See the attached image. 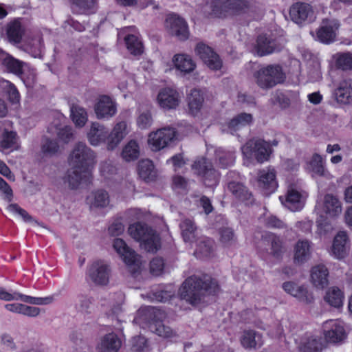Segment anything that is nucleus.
Segmentation results:
<instances>
[{
	"mask_svg": "<svg viewBox=\"0 0 352 352\" xmlns=\"http://www.w3.org/2000/svg\"><path fill=\"white\" fill-rule=\"evenodd\" d=\"M121 346V340L113 333L104 336L97 346L99 352H118Z\"/></svg>",
	"mask_w": 352,
	"mask_h": 352,
	"instance_id": "2f4dec72",
	"label": "nucleus"
},
{
	"mask_svg": "<svg viewBox=\"0 0 352 352\" xmlns=\"http://www.w3.org/2000/svg\"><path fill=\"white\" fill-rule=\"evenodd\" d=\"M91 172L87 169L71 168L66 172L63 177V184L69 189H78L82 184L89 182Z\"/></svg>",
	"mask_w": 352,
	"mask_h": 352,
	"instance_id": "ddd939ff",
	"label": "nucleus"
},
{
	"mask_svg": "<svg viewBox=\"0 0 352 352\" xmlns=\"http://www.w3.org/2000/svg\"><path fill=\"white\" fill-rule=\"evenodd\" d=\"M285 74L279 65L261 66L253 73L255 83L262 89H270L285 80Z\"/></svg>",
	"mask_w": 352,
	"mask_h": 352,
	"instance_id": "20e7f679",
	"label": "nucleus"
},
{
	"mask_svg": "<svg viewBox=\"0 0 352 352\" xmlns=\"http://www.w3.org/2000/svg\"><path fill=\"white\" fill-rule=\"evenodd\" d=\"M0 343L2 346L10 351H16L17 349L16 344L12 336L8 333H3L0 336Z\"/></svg>",
	"mask_w": 352,
	"mask_h": 352,
	"instance_id": "0e129e2a",
	"label": "nucleus"
},
{
	"mask_svg": "<svg viewBox=\"0 0 352 352\" xmlns=\"http://www.w3.org/2000/svg\"><path fill=\"white\" fill-rule=\"evenodd\" d=\"M253 121L252 115L247 113H241L232 119L227 124V131L233 133L234 132L250 124Z\"/></svg>",
	"mask_w": 352,
	"mask_h": 352,
	"instance_id": "c9c22d12",
	"label": "nucleus"
},
{
	"mask_svg": "<svg viewBox=\"0 0 352 352\" xmlns=\"http://www.w3.org/2000/svg\"><path fill=\"white\" fill-rule=\"evenodd\" d=\"M228 188L236 199L241 201H248L252 197V193L242 183L230 182L228 183Z\"/></svg>",
	"mask_w": 352,
	"mask_h": 352,
	"instance_id": "ea45409f",
	"label": "nucleus"
},
{
	"mask_svg": "<svg viewBox=\"0 0 352 352\" xmlns=\"http://www.w3.org/2000/svg\"><path fill=\"white\" fill-rule=\"evenodd\" d=\"M160 319H156L150 324L149 328L158 336L164 338H171L175 335V332L168 326H165L160 321Z\"/></svg>",
	"mask_w": 352,
	"mask_h": 352,
	"instance_id": "864d4df0",
	"label": "nucleus"
},
{
	"mask_svg": "<svg viewBox=\"0 0 352 352\" xmlns=\"http://www.w3.org/2000/svg\"><path fill=\"white\" fill-rule=\"evenodd\" d=\"M59 146L56 141L47 139L42 144V152L47 155H52L58 151Z\"/></svg>",
	"mask_w": 352,
	"mask_h": 352,
	"instance_id": "052dcab7",
	"label": "nucleus"
},
{
	"mask_svg": "<svg viewBox=\"0 0 352 352\" xmlns=\"http://www.w3.org/2000/svg\"><path fill=\"white\" fill-rule=\"evenodd\" d=\"M153 122L151 110L148 108H139V114L136 118V124L141 130L149 129Z\"/></svg>",
	"mask_w": 352,
	"mask_h": 352,
	"instance_id": "09e8293b",
	"label": "nucleus"
},
{
	"mask_svg": "<svg viewBox=\"0 0 352 352\" xmlns=\"http://www.w3.org/2000/svg\"><path fill=\"white\" fill-rule=\"evenodd\" d=\"M281 47L276 42L265 36L261 35L257 38L255 50L259 56H266L280 51Z\"/></svg>",
	"mask_w": 352,
	"mask_h": 352,
	"instance_id": "cd10ccee",
	"label": "nucleus"
},
{
	"mask_svg": "<svg viewBox=\"0 0 352 352\" xmlns=\"http://www.w3.org/2000/svg\"><path fill=\"white\" fill-rule=\"evenodd\" d=\"M111 269L109 265L103 261L94 262L89 267L87 276L95 285L105 286L109 283Z\"/></svg>",
	"mask_w": 352,
	"mask_h": 352,
	"instance_id": "1a4fd4ad",
	"label": "nucleus"
},
{
	"mask_svg": "<svg viewBox=\"0 0 352 352\" xmlns=\"http://www.w3.org/2000/svg\"><path fill=\"white\" fill-rule=\"evenodd\" d=\"M240 341L241 345L248 349L261 347L263 344L262 336L254 330H244L241 336Z\"/></svg>",
	"mask_w": 352,
	"mask_h": 352,
	"instance_id": "f704fd0d",
	"label": "nucleus"
},
{
	"mask_svg": "<svg viewBox=\"0 0 352 352\" xmlns=\"http://www.w3.org/2000/svg\"><path fill=\"white\" fill-rule=\"evenodd\" d=\"M127 123L125 121L118 122L113 128L111 133L109 132L107 148L109 151L114 150L129 133Z\"/></svg>",
	"mask_w": 352,
	"mask_h": 352,
	"instance_id": "5701e85b",
	"label": "nucleus"
},
{
	"mask_svg": "<svg viewBox=\"0 0 352 352\" xmlns=\"http://www.w3.org/2000/svg\"><path fill=\"white\" fill-rule=\"evenodd\" d=\"M195 53L212 70H219L222 67V62L219 56L212 50L202 43H197L195 47Z\"/></svg>",
	"mask_w": 352,
	"mask_h": 352,
	"instance_id": "f3484780",
	"label": "nucleus"
},
{
	"mask_svg": "<svg viewBox=\"0 0 352 352\" xmlns=\"http://www.w3.org/2000/svg\"><path fill=\"white\" fill-rule=\"evenodd\" d=\"M216 155L222 168H227L233 164L234 162V155L232 152L219 149L217 151Z\"/></svg>",
	"mask_w": 352,
	"mask_h": 352,
	"instance_id": "6e6d98bb",
	"label": "nucleus"
},
{
	"mask_svg": "<svg viewBox=\"0 0 352 352\" xmlns=\"http://www.w3.org/2000/svg\"><path fill=\"white\" fill-rule=\"evenodd\" d=\"M166 31L171 36L180 41H185L189 36V30L186 20L176 14H168L164 22Z\"/></svg>",
	"mask_w": 352,
	"mask_h": 352,
	"instance_id": "9d476101",
	"label": "nucleus"
},
{
	"mask_svg": "<svg viewBox=\"0 0 352 352\" xmlns=\"http://www.w3.org/2000/svg\"><path fill=\"white\" fill-rule=\"evenodd\" d=\"M3 65L9 70L10 72L14 73L16 75H20L22 73L23 66L24 63L9 54H5L3 58Z\"/></svg>",
	"mask_w": 352,
	"mask_h": 352,
	"instance_id": "603ef678",
	"label": "nucleus"
},
{
	"mask_svg": "<svg viewBox=\"0 0 352 352\" xmlns=\"http://www.w3.org/2000/svg\"><path fill=\"white\" fill-rule=\"evenodd\" d=\"M344 299V292L338 287H329L324 296V301L331 307L339 308L343 305Z\"/></svg>",
	"mask_w": 352,
	"mask_h": 352,
	"instance_id": "e433bc0d",
	"label": "nucleus"
},
{
	"mask_svg": "<svg viewBox=\"0 0 352 352\" xmlns=\"http://www.w3.org/2000/svg\"><path fill=\"white\" fill-rule=\"evenodd\" d=\"M335 98L338 103L349 104L352 103V80H342L336 89Z\"/></svg>",
	"mask_w": 352,
	"mask_h": 352,
	"instance_id": "7c9ffc66",
	"label": "nucleus"
},
{
	"mask_svg": "<svg viewBox=\"0 0 352 352\" xmlns=\"http://www.w3.org/2000/svg\"><path fill=\"white\" fill-rule=\"evenodd\" d=\"M218 289L217 281L210 276H204L203 279L190 276L179 288V295L189 303L196 305L206 294H214Z\"/></svg>",
	"mask_w": 352,
	"mask_h": 352,
	"instance_id": "f03ea898",
	"label": "nucleus"
},
{
	"mask_svg": "<svg viewBox=\"0 0 352 352\" xmlns=\"http://www.w3.org/2000/svg\"><path fill=\"white\" fill-rule=\"evenodd\" d=\"M349 238L346 231H340L334 236L330 254L336 259L345 258L349 252Z\"/></svg>",
	"mask_w": 352,
	"mask_h": 352,
	"instance_id": "a211bd4d",
	"label": "nucleus"
},
{
	"mask_svg": "<svg viewBox=\"0 0 352 352\" xmlns=\"http://www.w3.org/2000/svg\"><path fill=\"white\" fill-rule=\"evenodd\" d=\"M24 29L19 21H14L8 24L7 28V35L9 41L14 43L21 42Z\"/></svg>",
	"mask_w": 352,
	"mask_h": 352,
	"instance_id": "c03bdc74",
	"label": "nucleus"
},
{
	"mask_svg": "<svg viewBox=\"0 0 352 352\" xmlns=\"http://www.w3.org/2000/svg\"><path fill=\"white\" fill-rule=\"evenodd\" d=\"M299 349L302 352H318L322 349V342L318 336H311L301 341Z\"/></svg>",
	"mask_w": 352,
	"mask_h": 352,
	"instance_id": "37998d69",
	"label": "nucleus"
},
{
	"mask_svg": "<svg viewBox=\"0 0 352 352\" xmlns=\"http://www.w3.org/2000/svg\"><path fill=\"white\" fill-rule=\"evenodd\" d=\"M241 151L244 157L254 158L258 163H263L269 160L272 149L269 142L262 139L253 138L241 147Z\"/></svg>",
	"mask_w": 352,
	"mask_h": 352,
	"instance_id": "423d86ee",
	"label": "nucleus"
},
{
	"mask_svg": "<svg viewBox=\"0 0 352 352\" xmlns=\"http://www.w3.org/2000/svg\"><path fill=\"white\" fill-rule=\"evenodd\" d=\"M262 245L266 252L272 258L280 261L285 252L283 239L272 233L265 235L262 239Z\"/></svg>",
	"mask_w": 352,
	"mask_h": 352,
	"instance_id": "2eb2a0df",
	"label": "nucleus"
},
{
	"mask_svg": "<svg viewBox=\"0 0 352 352\" xmlns=\"http://www.w3.org/2000/svg\"><path fill=\"white\" fill-rule=\"evenodd\" d=\"M164 267V261L162 258L156 257L150 263V271L155 276L160 275Z\"/></svg>",
	"mask_w": 352,
	"mask_h": 352,
	"instance_id": "680f3d73",
	"label": "nucleus"
},
{
	"mask_svg": "<svg viewBox=\"0 0 352 352\" xmlns=\"http://www.w3.org/2000/svg\"><path fill=\"white\" fill-rule=\"evenodd\" d=\"M339 26L340 25L336 20H323L316 32L317 39L326 44L333 42Z\"/></svg>",
	"mask_w": 352,
	"mask_h": 352,
	"instance_id": "6ab92c4d",
	"label": "nucleus"
},
{
	"mask_svg": "<svg viewBox=\"0 0 352 352\" xmlns=\"http://www.w3.org/2000/svg\"><path fill=\"white\" fill-rule=\"evenodd\" d=\"M138 173L146 182L153 181L157 177V170L150 160H142L138 164Z\"/></svg>",
	"mask_w": 352,
	"mask_h": 352,
	"instance_id": "58836bf2",
	"label": "nucleus"
},
{
	"mask_svg": "<svg viewBox=\"0 0 352 352\" xmlns=\"http://www.w3.org/2000/svg\"><path fill=\"white\" fill-rule=\"evenodd\" d=\"M198 10L205 16L226 17L249 13L253 8L248 0H211Z\"/></svg>",
	"mask_w": 352,
	"mask_h": 352,
	"instance_id": "f257e3e1",
	"label": "nucleus"
},
{
	"mask_svg": "<svg viewBox=\"0 0 352 352\" xmlns=\"http://www.w3.org/2000/svg\"><path fill=\"white\" fill-rule=\"evenodd\" d=\"M71 118L75 125L78 127L85 126L88 120L86 110L77 105L71 107Z\"/></svg>",
	"mask_w": 352,
	"mask_h": 352,
	"instance_id": "3c124183",
	"label": "nucleus"
},
{
	"mask_svg": "<svg viewBox=\"0 0 352 352\" xmlns=\"http://www.w3.org/2000/svg\"><path fill=\"white\" fill-rule=\"evenodd\" d=\"M79 309L81 311L90 312L92 305V299L91 297L85 295L78 296Z\"/></svg>",
	"mask_w": 352,
	"mask_h": 352,
	"instance_id": "338daca9",
	"label": "nucleus"
},
{
	"mask_svg": "<svg viewBox=\"0 0 352 352\" xmlns=\"http://www.w3.org/2000/svg\"><path fill=\"white\" fill-rule=\"evenodd\" d=\"M108 135V129L97 122L91 124L87 133V140L93 146H98L101 144L107 142Z\"/></svg>",
	"mask_w": 352,
	"mask_h": 352,
	"instance_id": "aec40b11",
	"label": "nucleus"
},
{
	"mask_svg": "<svg viewBox=\"0 0 352 352\" xmlns=\"http://www.w3.org/2000/svg\"><path fill=\"white\" fill-rule=\"evenodd\" d=\"M311 243L307 240H299L294 246V261L296 264H302L311 256Z\"/></svg>",
	"mask_w": 352,
	"mask_h": 352,
	"instance_id": "473e14b6",
	"label": "nucleus"
},
{
	"mask_svg": "<svg viewBox=\"0 0 352 352\" xmlns=\"http://www.w3.org/2000/svg\"><path fill=\"white\" fill-rule=\"evenodd\" d=\"M165 316L160 309L152 307H143L138 309L133 321L141 326L153 322L156 319H162Z\"/></svg>",
	"mask_w": 352,
	"mask_h": 352,
	"instance_id": "412c9836",
	"label": "nucleus"
},
{
	"mask_svg": "<svg viewBox=\"0 0 352 352\" xmlns=\"http://www.w3.org/2000/svg\"><path fill=\"white\" fill-rule=\"evenodd\" d=\"M7 209L14 214L20 215L25 222L31 223L32 224H38L25 210L19 207L16 204H10Z\"/></svg>",
	"mask_w": 352,
	"mask_h": 352,
	"instance_id": "bf43d9fd",
	"label": "nucleus"
},
{
	"mask_svg": "<svg viewBox=\"0 0 352 352\" xmlns=\"http://www.w3.org/2000/svg\"><path fill=\"white\" fill-rule=\"evenodd\" d=\"M192 170L198 175L201 176L208 185L213 186L217 183L219 175L210 162L204 157L197 159L192 165Z\"/></svg>",
	"mask_w": 352,
	"mask_h": 352,
	"instance_id": "f8f14e48",
	"label": "nucleus"
},
{
	"mask_svg": "<svg viewBox=\"0 0 352 352\" xmlns=\"http://www.w3.org/2000/svg\"><path fill=\"white\" fill-rule=\"evenodd\" d=\"M16 133L12 131L4 130L0 137V151L8 153L16 148Z\"/></svg>",
	"mask_w": 352,
	"mask_h": 352,
	"instance_id": "4c0bfd02",
	"label": "nucleus"
},
{
	"mask_svg": "<svg viewBox=\"0 0 352 352\" xmlns=\"http://www.w3.org/2000/svg\"><path fill=\"white\" fill-rule=\"evenodd\" d=\"M140 155V148L138 142L134 140L129 141L123 147L122 157L126 162H131L137 160Z\"/></svg>",
	"mask_w": 352,
	"mask_h": 352,
	"instance_id": "a19ab883",
	"label": "nucleus"
},
{
	"mask_svg": "<svg viewBox=\"0 0 352 352\" xmlns=\"http://www.w3.org/2000/svg\"><path fill=\"white\" fill-rule=\"evenodd\" d=\"M129 234L140 243V246L149 252H157L161 246L159 235L146 224L136 223L128 228Z\"/></svg>",
	"mask_w": 352,
	"mask_h": 352,
	"instance_id": "7ed1b4c3",
	"label": "nucleus"
},
{
	"mask_svg": "<svg viewBox=\"0 0 352 352\" xmlns=\"http://www.w3.org/2000/svg\"><path fill=\"white\" fill-rule=\"evenodd\" d=\"M147 346V341L144 337L137 336L133 338V350L135 352H141Z\"/></svg>",
	"mask_w": 352,
	"mask_h": 352,
	"instance_id": "774afa93",
	"label": "nucleus"
},
{
	"mask_svg": "<svg viewBox=\"0 0 352 352\" xmlns=\"http://www.w3.org/2000/svg\"><path fill=\"white\" fill-rule=\"evenodd\" d=\"M180 228L184 241L193 242L197 236V228L194 223L190 219H185L181 223Z\"/></svg>",
	"mask_w": 352,
	"mask_h": 352,
	"instance_id": "de8ad7c7",
	"label": "nucleus"
},
{
	"mask_svg": "<svg viewBox=\"0 0 352 352\" xmlns=\"http://www.w3.org/2000/svg\"><path fill=\"white\" fill-rule=\"evenodd\" d=\"M214 243L210 239H202L200 240L196 250L195 255L199 258L210 257L214 252Z\"/></svg>",
	"mask_w": 352,
	"mask_h": 352,
	"instance_id": "79ce46f5",
	"label": "nucleus"
},
{
	"mask_svg": "<svg viewBox=\"0 0 352 352\" xmlns=\"http://www.w3.org/2000/svg\"><path fill=\"white\" fill-rule=\"evenodd\" d=\"M322 209L329 217L336 219L342 213V204L337 196L327 194L323 198Z\"/></svg>",
	"mask_w": 352,
	"mask_h": 352,
	"instance_id": "393cba45",
	"label": "nucleus"
},
{
	"mask_svg": "<svg viewBox=\"0 0 352 352\" xmlns=\"http://www.w3.org/2000/svg\"><path fill=\"white\" fill-rule=\"evenodd\" d=\"M309 168L317 175L322 176L324 175L322 158L320 155L315 154L313 155L309 163Z\"/></svg>",
	"mask_w": 352,
	"mask_h": 352,
	"instance_id": "13d9d810",
	"label": "nucleus"
},
{
	"mask_svg": "<svg viewBox=\"0 0 352 352\" xmlns=\"http://www.w3.org/2000/svg\"><path fill=\"white\" fill-rule=\"evenodd\" d=\"M177 138V133L174 128L163 127L149 133L147 143L153 151H159L168 147Z\"/></svg>",
	"mask_w": 352,
	"mask_h": 352,
	"instance_id": "0eeeda50",
	"label": "nucleus"
},
{
	"mask_svg": "<svg viewBox=\"0 0 352 352\" xmlns=\"http://www.w3.org/2000/svg\"><path fill=\"white\" fill-rule=\"evenodd\" d=\"M282 203L291 211H298L305 205V197L294 188H289L285 195V201L280 197Z\"/></svg>",
	"mask_w": 352,
	"mask_h": 352,
	"instance_id": "bb28decb",
	"label": "nucleus"
},
{
	"mask_svg": "<svg viewBox=\"0 0 352 352\" xmlns=\"http://www.w3.org/2000/svg\"><path fill=\"white\" fill-rule=\"evenodd\" d=\"M220 240L226 245L232 244L235 241L233 230L230 228H223L220 232Z\"/></svg>",
	"mask_w": 352,
	"mask_h": 352,
	"instance_id": "e2e57ef3",
	"label": "nucleus"
},
{
	"mask_svg": "<svg viewBox=\"0 0 352 352\" xmlns=\"http://www.w3.org/2000/svg\"><path fill=\"white\" fill-rule=\"evenodd\" d=\"M204 96L200 90L194 89L188 96V106L192 113H197L201 108Z\"/></svg>",
	"mask_w": 352,
	"mask_h": 352,
	"instance_id": "8fccbe9b",
	"label": "nucleus"
},
{
	"mask_svg": "<svg viewBox=\"0 0 352 352\" xmlns=\"http://www.w3.org/2000/svg\"><path fill=\"white\" fill-rule=\"evenodd\" d=\"M292 19L296 23L311 19L313 10L310 5L305 3H296L292 6L289 11Z\"/></svg>",
	"mask_w": 352,
	"mask_h": 352,
	"instance_id": "c85d7f7f",
	"label": "nucleus"
},
{
	"mask_svg": "<svg viewBox=\"0 0 352 352\" xmlns=\"http://www.w3.org/2000/svg\"><path fill=\"white\" fill-rule=\"evenodd\" d=\"M96 153L84 142L76 143L68 158L70 166L80 169L89 170L95 163Z\"/></svg>",
	"mask_w": 352,
	"mask_h": 352,
	"instance_id": "39448f33",
	"label": "nucleus"
},
{
	"mask_svg": "<svg viewBox=\"0 0 352 352\" xmlns=\"http://www.w3.org/2000/svg\"><path fill=\"white\" fill-rule=\"evenodd\" d=\"M329 270L324 265H316L310 270V281L316 289H323L329 284Z\"/></svg>",
	"mask_w": 352,
	"mask_h": 352,
	"instance_id": "b1692460",
	"label": "nucleus"
},
{
	"mask_svg": "<svg viewBox=\"0 0 352 352\" xmlns=\"http://www.w3.org/2000/svg\"><path fill=\"white\" fill-rule=\"evenodd\" d=\"M113 248L133 273H135L141 269L142 265L141 256L130 248L124 240L119 238L115 239L113 242Z\"/></svg>",
	"mask_w": 352,
	"mask_h": 352,
	"instance_id": "6e6552de",
	"label": "nucleus"
},
{
	"mask_svg": "<svg viewBox=\"0 0 352 352\" xmlns=\"http://www.w3.org/2000/svg\"><path fill=\"white\" fill-rule=\"evenodd\" d=\"M86 201L91 210L103 208L109 204L108 193L102 190H98L91 192L87 197Z\"/></svg>",
	"mask_w": 352,
	"mask_h": 352,
	"instance_id": "72a5a7b5",
	"label": "nucleus"
},
{
	"mask_svg": "<svg viewBox=\"0 0 352 352\" xmlns=\"http://www.w3.org/2000/svg\"><path fill=\"white\" fill-rule=\"evenodd\" d=\"M0 300L5 301H11V300H21L26 303H30L32 305H48L52 303L54 301V297L47 296L45 298H36L32 297L30 296H27L17 292H14L10 293L6 291L4 288H0Z\"/></svg>",
	"mask_w": 352,
	"mask_h": 352,
	"instance_id": "dca6fc26",
	"label": "nucleus"
},
{
	"mask_svg": "<svg viewBox=\"0 0 352 352\" xmlns=\"http://www.w3.org/2000/svg\"><path fill=\"white\" fill-rule=\"evenodd\" d=\"M324 338L330 343H340L346 338L344 322L340 320H329L323 323Z\"/></svg>",
	"mask_w": 352,
	"mask_h": 352,
	"instance_id": "9b49d317",
	"label": "nucleus"
},
{
	"mask_svg": "<svg viewBox=\"0 0 352 352\" xmlns=\"http://www.w3.org/2000/svg\"><path fill=\"white\" fill-rule=\"evenodd\" d=\"M94 112L98 120H109L117 113L116 103L109 96H101L94 104Z\"/></svg>",
	"mask_w": 352,
	"mask_h": 352,
	"instance_id": "4468645a",
	"label": "nucleus"
},
{
	"mask_svg": "<svg viewBox=\"0 0 352 352\" xmlns=\"http://www.w3.org/2000/svg\"><path fill=\"white\" fill-rule=\"evenodd\" d=\"M276 177V173L274 168L271 167L263 168L258 173V186L269 192H272L278 186Z\"/></svg>",
	"mask_w": 352,
	"mask_h": 352,
	"instance_id": "4be33fe9",
	"label": "nucleus"
},
{
	"mask_svg": "<svg viewBox=\"0 0 352 352\" xmlns=\"http://www.w3.org/2000/svg\"><path fill=\"white\" fill-rule=\"evenodd\" d=\"M179 93L172 88H164L157 95V102L164 109H175L179 104Z\"/></svg>",
	"mask_w": 352,
	"mask_h": 352,
	"instance_id": "a878e982",
	"label": "nucleus"
},
{
	"mask_svg": "<svg viewBox=\"0 0 352 352\" xmlns=\"http://www.w3.org/2000/svg\"><path fill=\"white\" fill-rule=\"evenodd\" d=\"M43 48V38L39 34L32 38H29L25 42V50L34 58L41 56Z\"/></svg>",
	"mask_w": 352,
	"mask_h": 352,
	"instance_id": "a18cd8bd",
	"label": "nucleus"
},
{
	"mask_svg": "<svg viewBox=\"0 0 352 352\" xmlns=\"http://www.w3.org/2000/svg\"><path fill=\"white\" fill-rule=\"evenodd\" d=\"M127 50L136 56L143 52V45L138 36L134 34H128L124 38Z\"/></svg>",
	"mask_w": 352,
	"mask_h": 352,
	"instance_id": "49530a36",
	"label": "nucleus"
},
{
	"mask_svg": "<svg viewBox=\"0 0 352 352\" xmlns=\"http://www.w3.org/2000/svg\"><path fill=\"white\" fill-rule=\"evenodd\" d=\"M336 65L343 69H352V54L350 53L337 54Z\"/></svg>",
	"mask_w": 352,
	"mask_h": 352,
	"instance_id": "4d7b16f0",
	"label": "nucleus"
},
{
	"mask_svg": "<svg viewBox=\"0 0 352 352\" xmlns=\"http://www.w3.org/2000/svg\"><path fill=\"white\" fill-rule=\"evenodd\" d=\"M100 173L106 178H110L116 173V168L109 162H104L100 164Z\"/></svg>",
	"mask_w": 352,
	"mask_h": 352,
	"instance_id": "69168bd1",
	"label": "nucleus"
},
{
	"mask_svg": "<svg viewBox=\"0 0 352 352\" xmlns=\"http://www.w3.org/2000/svg\"><path fill=\"white\" fill-rule=\"evenodd\" d=\"M172 61L176 69L183 75L192 72L196 68L195 62L188 54H175L173 57Z\"/></svg>",
	"mask_w": 352,
	"mask_h": 352,
	"instance_id": "c756f323",
	"label": "nucleus"
},
{
	"mask_svg": "<svg viewBox=\"0 0 352 352\" xmlns=\"http://www.w3.org/2000/svg\"><path fill=\"white\" fill-rule=\"evenodd\" d=\"M299 302L309 305L311 304L314 301V296L308 287L304 285H300L298 292L296 293V296L295 297Z\"/></svg>",
	"mask_w": 352,
	"mask_h": 352,
	"instance_id": "5fc2aeb1",
	"label": "nucleus"
}]
</instances>
